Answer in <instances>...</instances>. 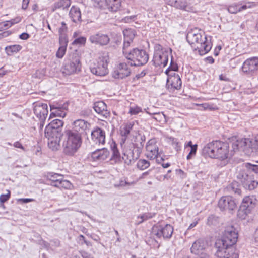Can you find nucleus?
Segmentation results:
<instances>
[{"instance_id":"052dcab7","label":"nucleus","mask_w":258,"mask_h":258,"mask_svg":"<svg viewBox=\"0 0 258 258\" xmlns=\"http://www.w3.org/2000/svg\"><path fill=\"white\" fill-rule=\"evenodd\" d=\"M10 197V193L7 194H2L0 196V202H1V206H4V203L9 200Z\"/></svg>"},{"instance_id":"603ef678","label":"nucleus","mask_w":258,"mask_h":258,"mask_svg":"<svg viewBox=\"0 0 258 258\" xmlns=\"http://www.w3.org/2000/svg\"><path fill=\"white\" fill-rule=\"evenodd\" d=\"M178 67L177 64L173 61L172 56H171V60L170 66L166 70L165 73L166 74H168V72L170 71H176L178 70Z\"/></svg>"},{"instance_id":"20e7f679","label":"nucleus","mask_w":258,"mask_h":258,"mask_svg":"<svg viewBox=\"0 0 258 258\" xmlns=\"http://www.w3.org/2000/svg\"><path fill=\"white\" fill-rule=\"evenodd\" d=\"M124 56L129 60L130 66H141L147 63L149 60V55L145 50L137 48L124 51Z\"/></svg>"},{"instance_id":"4be33fe9","label":"nucleus","mask_w":258,"mask_h":258,"mask_svg":"<svg viewBox=\"0 0 258 258\" xmlns=\"http://www.w3.org/2000/svg\"><path fill=\"white\" fill-rule=\"evenodd\" d=\"M89 40L92 43L103 46L108 44L110 38L107 34L99 32L91 35Z\"/></svg>"},{"instance_id":"f257e3e1","label":"nucleus","mask_w":258,"mask_h":258,"mask_svg":"<svg viewBox=\"0 0 258 258\" xmlns=\"http://www.w3.org/2000/svg\"><path fill=\"white\" fill-rule=\"evenodd\" d=\"M145 141V136H136L133 142L127 143L128 148H122L124 150L122 158L126 164H132L139 158Z\"/></svg>"},{"instance_id":"cd10ccee","label":"nucleus","mask_w":258,"mask_h":258,"mask_svg":"<svg viewBox=\"0 0 258 258\" xmlns=\"http://www.w3.org/2000/svg\"><path fill=\"white\" fill-rule=\"evenodd\" d=\"M109 152L106 148L97 149L91 153V158L93 161H103L106 159Z\"/></svg>"},{"instance_id":"69168bd1","label":"nucleus","mask_w":258,"mask_h":258,"mask_svg":"<svg viewBox=\"0 0 258 258\" xmlns=\"http://www.w3.org/2000/svg\"><path fill=\"white\" fill-rule=\"evenodd\" d=\"M79 252L83 258H93L91 254L85 251L81 250Z\"/></svg>"},{"instance_id":"ea45409f","label":"nucleus","mask_w":258,"mask_h":258,"mask_svg":"<svg viewBox=\"0 0 258 258\" xmlns=\"http://www.w3.org/2000/svg\"><path fill=\"white\" fill-rule=\"evenodd\" d=\"M111 149L112 152V159L114 160L116 162L119 160L120 154L115 142L112 143L111 145Z\"/></svg>"},{"instance_id":"f704fd0d","label":"nucleus","mask_w":258,"mask_h":258,"mask_svg":"<svg viewBox=\"0 0 258 258\" xmlns=\"http://www.w3.org/2000/svg\"><path fill=\"white\" fill-rule=\"evenodd\" d=\"M105 2L109 11L115 12L120 9L121 0H105Z\"/></svg>"},{"instance_id":"39448f33","label":"nucleus","mask_w":258,"mask_h":258,"mask_svg":"<svg viewBox=\"0 0 258 258\" xmlns=\"http://www.w3.org/2000/svg\"><path fill=\"white\" fill-rule=\"evenodd\" d=\"M238 233L233 225L226 227L221 239L218 240L216 244H222L224 245H234L237 242Z\"/></svg>"},{"instance_id":"c756f323","label":"nucleus","mask_w":258,"mask_h":258,"mask_svg":"<svg viewBox=\"0 0 258 258\" xmlns=\"http://www.w3.org/2000/svg\"><path fill=\"white\" fill-rule=\"evenodd\" d=\"M31 115L30 110H24L20 114H17V122L22 126H26L30 120Z\"/></svg>"},{"instance_id":"c03bdc74","label":"nucleus","mask_w":258,"mask_h":258,"mask_svg":"<svg viewBox=\"0 0 258 258\" xmlns=\"http://www.w3.org/2000/svg\"><path fill=\"white\" fill-rule=\"evenodd\" d=\"M124 44L123 47V54H124V51H130V50H128V47L130 46L131 42H133V37H128L126 36V33L124 32Z\"/></svg>"},{"instance_id":"c85d7f7f","label":"nucleus","mask_w":258,"mask_h":258,"mask_svg":"<svg viewBox=\"0 0 258 258\" xmlns=\"http://www.w3.org/2000/svg\"><path fill=\"white\" fill-rule=\"evenodd\" d=\"M45 137L48 138L49 147L53 150H57L59 147V143L62 136H58L56 134L55 135H49V136H45Z\"/></svg>"},{"instance_id":"6e6d98bb","label":"nucleus","mask_w":258,"mask_h":258,"mask_svg":"<svg viewBox=\"0 0 258 258\" xmlns=\"http://www.w3.org/2000/svg\"><path fill=\"white\" fill-rule=\"evenodd\" d=\"M197 148L198 146L197 144H195L194 145V146L191 147L190 151L186 157L187 160H190L193 156L196 155Z\"/></svg>"},{"instance_id":"49530a36","label":"nucleus","mask_w":258,"mask_h":258,"mask_svg":"<svg viewBox=\"0 0 258 258\" xmlns=\"http://www.w3.org/2000/svg\"><path fill=\"white\" fill-rule=\"evenodd\" d=\"M219 222V217L214 215H211L207 219V224L210 226H216Z\"/></svg>"},{"instance_id":"79ce46f5","label":"nucleus","mask_w":258,"mask_h":258,"mask_svg":"<svg viewBox=\"0 0 258 258\" xmlns=\"http://www.w3.org/2000/svg\"><path fill=\"white\" fill-rule=\"evenodd\" d=\"M251 212L249 210L246 209L242 206H240L237 212V216L239 218L244 220L245 219L247 216Z\"/></svg>"},{"instance_id":"b1692460","label":"nucleus","mask_w":258,"mask_h":258,"mask_svg":"<svg viewBox=\"0 0 258 258\" xmlns=\"http://www.w3.org/2000/svg\"><path fill=\"white\" fill-rule=\"evenodd\" d=\"M72 125L73 127L72 130H70L71 131L82 135L87 130L90 124L87 121L83 119H77L73 122Z\"/></svg>"},{"instance_id":"bf43d9fd","label":"nucleus","mask_w":258,"mask_h":258,"mask_svg":"<svg viewBox=\"0 0 258 258\" xmlns=\"http://www.w3.org/2000/svg\"><path fill=\"white\" fill-rule=\"evenodd\" d=\"M147 113L154 115V116L153 118L158 121H160L163 117H165V115L163 113H151L149 112H147Z\"/></svg>"},{"instance_id":"473e14b6","label":"nucleus","mask_w":258,"mask_h":258,"mask_svg":"<svg viewBox=\"0 0 258 258\" xmlns=\"http://www.w3.org/2000/svg\"><path fill=\"white\" fill-rule=\"evenodd\" d=\"M65 107L61 106L60 105L57 106L54 105H50V110L51 113L50 115V118L53 116H59L61 117H64L66 115V112L64 111Z\"/></svg>"},{"instance_id":"bb28decb","label":"nucleus","mask_w":258,"mask_h":258,"mask_svg":"<svg viewBox=\"0 0 258 258\" xmlns=\"http://www.w3.org/2000/svg\"><path fill=\"white\" fill-rule=\"evenodd\" d=\"M92 140L99 144H104L105 142V131L99 127H96L91 132Z\"/></svg>"},{"instance_id":"412c9836","label":"nucleus","mask_w":258,"mask_h":258,"mask_svg":"<svg viewBox=\"0 0 258 258\" xmlns=\"http://www.w3.org/2000/svg\"><path fill=\"white\" fill-rule=\"evenodd\" d=\"M131 69L126 63H120L116 70L113 73V77L116 79H123L130 76Z\"/></svg>"},{"instance_id":"f8f14e48","label":"nucleus","mask_w":258,"mask_h":258,"mask_svg":"<svg viewBox=\"0 0 258 258\" xmlns=\"http://www.w3.org/2000/svg\"><path fill=\"white\" fill-rule=\"evenodd\" d=\"M220 141H215L207 144L202 151V155L211 158L218 159V146H220Z\"/></svg>"},{"instance_id":"9d476101","label":"nucleus","mask_w":258,"mask_h":258,"mask_svg":"<svg viewBox=\"0 0 258 258\" xmlns=\"http://www.w3.org/2000/svg\"><path fill=\"white\" fill-rule=\"evenodd\" d=\"M152 232L157 238L163 237L164 239H169L172 235L173 227L170 224H166L164 226L160 225L154 226Z\"/></svg>"},{"instance_id":"774afa93","label":"nucleus","mask_w":258,"mask_h":258,"mask_svg":"<svg viewBox=\"0 0 258 258\" xmlns=\"http://www.w3.org/2000/svg\"><path fill=\"white\" fill-rule=\"evenodd\" d=\"M30 37V35L27 33H23L19 35V38L22 40H27Z\"/></svg>"},{"instance_id":"a211bd4d","label":"nucleus","mask_w":258,"mask_h":258,"mask_svg":"<svg viewBox=\"0 0 258 258\" xmlns=\"http://www.w3.org/2000/svg\"><path fill=\"white\" fill-rule=\"evenodd\" d=\"M146 157L150 160H153L159 155V148L156 145V140L155 139H150L146 145Z\"/></svg>"},{"instance_id":"1a4fd4ad","label":"nucleus","mask_w":258,"mask_h":258,"mask_svg":"<svg viewBox=\"0 0 258 258\" xmlns=\"http://www.w3.org/2000/svg\"><path fill=\"white\" fill-rule=\"evenodd\" d=\"M237 178L246 189L253 190L258 185V182L243 170H240L237 173Z\"/></svg>"},{"instance_id":"f3484780","label":"nucleus","mask_w":258,"mask_h":258,"mask_svg":"<svg viewBox=\"0 0 258 258\" xmlns=\"http://www.w3.org/2000/svg\"><path fill=\"white\" fill-rule=\"evenodd\" d=\"M258 70V58L252 57L246 60L242 66V71L247 74L253 75Z\"/></svg>"},{"instance_id":"338daca9","label":"nucleus","mask_w":258,"mask_h":258,"mask_svg":"<svg viewBox=\"0 0 258 258\" xmlns=\"http://www.w3.org/2000/svg\"><path fill=\"white\" fill-rule=\"evenodd\" d=\"M130 184L124 180H120L119 184L115 185L116 186L124 187L126 185H129Z\"/></svg>"},{"instance_id":"0e129e2a","label":"nucleus","mask_w":258,"mask_h":258,"mask_svg":"<svg viewBox=\"0 0 258 258\" xmlns=\"http://www.w3.org/2000/svg\"><path fill=\"white\" fill-rule=\"evenodd\" d=\"M34 200L33 199L30 198H22L17 199V202H19L20 203H27L30 202L34 201Z\"/></svg>"},{"instance_id":"2eb2a0df","label":"nucleus","mask_w":258,"mask_h":258,"mask_svg":"<svg viewBox=\"0 0 258 258\" xmlns=\"http://www.w3.org/2000/svg\"><path fill=\"white\" fill-rule=\"evenodd\" d=\"M218 207L221 211H233L237 207V204L232 197L223 196L218 202Z\"/></svg>"},{"instance_id":"dca6fc26","label":"nucleus","mask_w":258,"mask_h":258,"mask_svg":"<svg viewBox=\"0 0 258 258\" xmlns=\"http://www.w3.org/2000/svg\"><path fill=\"white\" fill-rule=\"evenodd\" d=\"M134 124L131 123H127L121 125L119 128V134L120 135V145L122 148H128L127 143L128 141L127 138L132 130Z\"/></svg>"},{"instance_id":"7c9ffc66","label":"nucleus","mask_w":258,"mask_h":258,"mask_svg":"<svg viewBox=\"0 0 258 258\" xmlns=\"http://www.w3.org/2000/svg\"><path fill=\"white\" fill-rule=\"evenodd\" d=\"M205 249V243L203 241L198 240L196 241L190 248L191 253L200 255L203 254V251Z\"/></svg>"},{"instance_id":"ddd939ff","label":"nucleus","mask_w":258,"mask_h":258,"mask_svg":"<svg viewBox=\"0 0 258 258\" xmlns=\"http://www.w3.org/2000/svg\"><path fill=\"white\" fill-rule=\"evenodd\" d=\"M34 113L40 121V126L43 127L48 111L46 104L36 103L34 104Z\"/></svg>"},{"instance_id":"c9c22d12","label":"nucleus","mask_w":258,"mask_h":258,"mask_svg":"<svg viewBox=\"0 0 258 258\" xmlns=\"http://www.w3.org/2000/svg\"><path fill=\"white\" fill-rule=\"evenodd\" d=\"M47 177L51 181L50 185L54 187H57L59 183H60V180H61L63 177V175L54 173H49Z\"/></svg>"},{"instance_id":"a878e982","label":"nucleus","mask_w":258,"mask_h":258,"mask_svg":"<svg viewBox=\"0 0 258 258\" xmlns=\"http://www.w3.org/2000/svg\"><path fill=\"white\" fill-rule=\"evenodd\" d=\"M220 146H218V159L224 160L229 158V145L227 142H220Z\"/></svg>"},{"instance_id":"a18cd8bd","label":"nucleus","mask_w":258,"mask_h":258,"mask_svg":"<svg viewBox=\"0 0 258 258\" xmlns=\"http://www.w3.org/2000/svg\"><path fill=\"white\" fill-rule=\"evenodd\" d=\"M228 189L229 191L233 192L235 194H237L238 195L241 194V189L239 188V186L236 182H233L230 184Z\"/></svg>"},{"instance_id":"6e6552de","label":"nucleus","mask_w":258,"mask_h":258,"mask_svg":"<svg viewBox=\"0 0 258 258\" xmlns=\"http://www.w3.org/2000/svg\"><path fill=\"white\" fill-rule=\"evenodd\" d=\"M162 46L159 45L154 53L152 62L155 67H165L168 63L169 56L171 55V53L166 50H163L162 48H160Z\"/></svg>"},{"instance_id":"3c124183","label":"nucleus","mask_w":258,"mask_h":258,"mask_svg":"<svg viewBox=\"0 0 258 258\" xmlns=\"http://www.w3.org/2000/svg\"><path fill=\"white\" fill-rule=\"evenodd\" d=\"M5 51L8 55H13L16 52V45H10L6 47Z\"/></svg>"},{"instance_id":"5701e85b","label":"nucleus","mask_w":258,"mask_h":258,"mask_svg":"<svg viewBox=\"0 0 258 258\" xmlns=\"http://www.w3.org/2000/svg\"><path fill=\"white\" fill-rule=\"evenodd\" d=\"M93 108L95 112L102 118L100 119L101 120L107 118L110 115V112L107 109V106L103 101L95 102Z\"/></svg>"},{"instance_id":"7ed1b4c3","label":"nucleus","mask_w":258,"mask_h":258,"mask_svg":"<svg viewBox=\"0 0 258 258\" xmlns=\"http://www.w3.org/2000/svg\"><path fill=\"white\" fill-rule=\"evenodd\" d=\"M65 136L67 140L63 144V152L67 156H73L82 145V135L68 130L65 132Z\"/></svg>"},{"instance_id":"4d7b16f0","label":"nucleus","mask_w":258,"mask_h":258,"mask_svg":"<svg viewBox=\"0 0 258 258\" xmlns=\"http://www.w3.org/2000/svg\"><path fill=\"white\" fill-rule=\"evenodd\" d=\"M86 38L85 37H80L75 39L72 42V44H84L86 43Z\"/></svg>"},{"instance_id":"72a5a7b5","label":"nucleus","mask_w":258,"mask_h":258,"mask_svg":"<svg viewBox=\"0 0 258 258\" xmlns=\"http://www.w3.org/2000/svg\"><path fill=\"white\" fill-rule=\"evenodd\" d=\"M70 17L73 22L77 23L81 21V14L79 8L73 6L69 12Z\"/></svg>"},{"instance_id":"6ab92c4d","label":"nucleus","mask_w":258,"mask_h":258,"mask_svg":"<svg viewBox=\"0 0 258 258\" xmlns=\"http://www.w3.org/2000/svg\"><path fill=\"white\" fill-rule=\"evenodd\" d=\"M243 151L250 155L251 153H257L258 151V139L257 135L254 139L244 138Z\"/></svg>"},{"instance_id":"13d9d810","label":"nucleus","mask_w":258,"mask_h":258,"mask_svg":"<svg viewBox=\"0 0 258 258\" xmlns=\"http://www.w3.org/2000/svg\"><path fill=\"white\" fill-rule=\"evenodd\" d=\"M170 140L172 142V144L173 146H174L175 149L178 151L180 150L181 145L180 143L177 141V140L176 138H170Z\"/></svg>"},{"instance_id":"37998d69","label":"nucleus","mask_w":258,"mask_h":258,"mask_svg":"<svg viewBox=\"0 0 258 258\" xmlns=\"http://www.w3.org/2000/svg\"><path fill=\"white\" fill-rule=\"evenodd\" d=\"M150 165V163L149 161L145 159H140L137 162V167L141 170H143L148 168Z\"/></svg>"},{"instance_id":"423d86ee","label":"nucleus","mask_w":258,"mask_h":258,"mask_svg":"<svg viewBox=\"0 0 258 258\" xmlns=\"http://www.w3.org/2000/svg\"><path fill=\"white\" fill-rule=\"evenodd\" d=\"M81 64L80 57L76 52L69 55L67 62L64 66L63 73L67 75L79 72L81 70Z\"/></svg>"},{"instance_id":"a19ab883","label":"nucleus","mask_w":258,"mask_h":258,"mask_svg":"<svg viewBox=\"0 0 258 258\" xmlns=\"http://www.w3.org/2000/svg\"><path fill=\"white\" fill-rule=\"evenodd\" d=\"M244 145V142H243V139H241V140H237L236 141L232 143L233 152H235L238 150H241L243 151Z\"/></svg>"},{"instance_id":"0eeeda50","label":"nucleus","mask_w":258,"mask_h":258,"mask_svg":"<svg viewBox=\"0 0 258 258\" xmlns=\"http://www.w3.org/2000/svg\"><path fill=\"white\" fill-rule=\"evenodd\" d=\"M108 56L107 54L99 57L97 63L90 67L91 73L97 76L106 75L108 73Z\"/></svg>"},{"instance_id":"f03ea898","label":"nucleus","mask_w":258,"mask_h":258,"mask_svg":"<svg viewBox=\"0 0 258 258\" xmlns=\"http://www.w3.org/2000/svg\"><path fill=\"white\" fill-rule=\"evenodd\" d=\"M186 40L194 49H198L201 55L208 52L211 49V43L207 41L206 36L202 39L201 33L196 32V30H192L187 33Z\"/></svg>"},{"instance_id":"58836bf2","label":"nucleus","mask_w":258,"mask_h":258,"mask_svg":"<svg viewBox=\"0 0 258 258\" xmlns=\"http://www.w3.org/2000/svg\"><path fill=\"white\" fill-rule=\"evenodd\" d=\"M169 5L176 8L184 10L187 7V3L184 0H170Z\"/></svg>"},{"instance_id":"4468645a","label":"nucleus","mask_w":258,"mask_h":258,"mask_svg":"<svg viewBox=\"0 0 258 258\" xmlns=\"http://www.w3.org/2000/svg\"><path fill=\"white\" fill-rule=\"evenodd\" d=\"M63 124V122L61 120L55 119L52 120L45 128V136L56 134L58 136H63V134L61 133V127Z\"/></svg>"},{"instance_id":"2f4dec72","label":"nucleus","mask_w":258,"mask_h":258,"mask_svg":"<svg viewBox=\"0 0 258 258\" xmlns=\"http://www.w3.org/2000/svg\"><path fill=\"white\" fill-rule=\"evenodd\" d=\"M256 204V199L253 197L246 196L242 200L241 206L251 211Z\"/></svg>"},{"instance_id":"e2e57ef3","label":"nucleus","mask_w":258,"mask_h":258,"mask_svg":"<svg viewBox=\"0 0 258 258\" xmlns=\"http://www.w3.org/2000/svg\"><path fill=\"white\" fill-rule=\"evenodd\" d=\"M147 74L146 70H143L141 73L137 74L134 78V80H139L144 77Z\"/></svg>"},{"instance_id":"864d4df0","label":"nucleus","mask_w":258,"mask_h":258,"mask_svg":"<svg viewBox=\"0 0 258 258\" xmlns=\"http://www.w3.org/2000/svg\"><path fill=\"white\" fill-rule=\"evenodd\" d=\"M66 49L67 47L60 46L56 54L57 57L59 58H62L65 54Z\"/></svg>"},{"instance_id":"5fc2aeb1","label":"nucleus","mask_w":258,"mask_h":258,"mask_svg":"<svg viewBox=\"0 0 258 258\" xmlns=\"http://www.w3.org/2000/svg\"><path fill=\"white\" fill-rule=\"evenodd\" d=\"M68 31V27L64 22L61 23V27L58 29L59 35L67 34L66 33Z\"/></svg>"},{"instance_id":"4c0bfd02","label":"nucleus","mask_w":258,"mask_h":258,"mask_svg":"<svg viewBox=\"0 0 258 258\" xmlns=\"http://www.w3.org/2000/svg\"><path fill=\"white\" fill-rule=\"evenodd\" d=\"M156 215L155 213H151V212H147L144 213L141 215H139L137 217V220L136 224L140 225L142 224L143 222L147 221L149 219L155 217Z\"/></svg>"},{"instance_id":"8fccbe9b","label":"nucleus","mask_w":258,"mask_h":258,"mask_svg":"<svg viewBox=\"0 0 258 258\" xmlns=\"http://www.w3.org/2000/svg\"><path fill=\"white\" fill-rule=\"evenodd\" d=\"M68 42L67 34L59 35V43L60 46L67 47Z\"/></svg>"},{"instance_id":"aec40b11","label":"nucleus","mask_w":258,"mask_h":258,"mask_svg":"<svg viewBox=\"0 0 258 258\" xmlns=\"http://www.w3.org/2000/svg\"><path fill=\"white\" fill-rule=\"evenodd\" d=\"M182 81L179 75L175 73L168 77L167 80V86L169 91H173L175 89L179 90L181 87Z\"/></svg>"},{"instance_id":"e433bc0d","label":"nucleus","mask_w":258,"mask_h":258,"mask_svg":"<svg viewBox=\"0 0 258 258\" xmlns=\"http://www.w3.org/2000/svg\"><path fill=\"white\" fill-rule=\"evenodd\" d=\"M71 5L70 0H59L54 3L52 7V11L54 12L57 9H68Z\"/></svg>"},{"instance_id":"de8ad7c7","label":"nucleus","mask_w":258,"mask_h":258,"mask_svg":"<svg viewBox=\"0 0 258 258\" xmlns=\"http://www.w3.org/2000/svg\"><path fill=\"white\" fill-rule=\"evenodd\" d=\"M257 163H258V161H257ZM244 166L248 171H252L258 176V165L246 163L244 164Z\"/></svg>"},{"instance_id":"680f3d73","label":"nucleus","mask_w":258,"mask_h":258,"mask_svg":"<svg viewBox=\"0 0 258 258\" xmlns=\"http://www.w3.org/2000/svg\"><path fill=\"white\" fill-rule=\"evenodd\" d=\"M141 111V108L138 106H136L135 107H130V113L132 115H136Z\"/></svg>"},{"instance_id":"09e8293b","label":"nucleus","mask_w":258,"mask_h":258,"mask_svg":"<svg viewBox=\"0 0 258 258\" xmlns=\"http://www.w3.org/2000/svg\"><path fill=\"white\" fill-rule=\"evenodd\" d=\"M60 181V183H59L58 186H57L56 187H58L59 188H64L66 189H69L71 188L72 186L71 183L68 180H64L63 177Z\"/></svg>"},{"instance_id":"9b49d317","label":"nucleus","mask_w":258,"mask_h":258,"mask_svg":"<svg viewBox=\"0 0 258 258\" xmlns=\"http://www.w3.org/2000/svg\"><path fill=\"white\" fill-rule=\"evenodd\" d=\"M215 245L217 248V254L218 257L223 258H238V255L235 252V248L233 245H224L219 244Z\"/></svg>"},{"instance_id":"393cba45","label":"nucleus","mask_w":258,"mask_h":258,"mask_svg":"<svg viewBox=\"0 0 258 258\" xmlns=\"http://www.w3.org/2000/svg\"><path fill=\"white\" fill-rule=\"evenodd\" d=\"M253 2H247L245 5L241 6L239 3H234L229 5L227 8L228 11L231 14H236L237 13L250 8L254 6Z\"/></svg>"}]
</instances>
